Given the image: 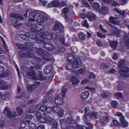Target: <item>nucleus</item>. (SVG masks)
<instances>
[{
    "label": "nucleus",
    "instance_id": "nucleus-1",
    "mask_svg": "<svg viewBox=\"0 0 129 129\" xmlns=\"http://www.w3.org/2000/svg\"><path fill=\"white\" fill-rule=\"evenodd\" d=\"M125 64V60L124 59L121 60L118 62V67L120 68L119 73L122 77H129V75L128 74L129 72V68L126 67H124Z\"/></svg>",
    "mask_w": 129,
    "mask_h": 129
},
{
    "label": "nucleus",
    "instance_id": "nucleus-2",
    "mask_svg": "<svg viewBox=\"0 0 129 129\" xmlns=\"http://www.w3.org/2000/svg\"><path fill=\"white\" fill-rule=\"evenodd\" d=\"M31 21L27 22L25 24L28 26L30 27V31L32 32L35 33H38L44 29L45 27L44 26L41 24H37L33 22L35 21L34 19L31 20Z\"/></svg>",
    "mask_w": 129,
    "mask_h": 129
},
{
    "label": "nucleus",
    "instance_id": "nucleus-3",
    "mask_svg": "<svg viewBox=\"0 0 129 129\" xmlns=\"http://www.w3.org/2000/svg\"><path fill=\"white\" fill-rule=\"evenodd\" d=\"M12 18H14L11 21V23L14 24L17 23L19 21V19L22 20L23 19V17L19 16L18 14L12 13L10 15Z\"/></svg>",
    "mask_w": 129,
    "mask_h": 129
},
{
    "label": "nucleus",
    "instance_id": "nucleus-4",
    "mask_svg": "<svg viewBox=\"0 0 129 129\" xmlns=\"http://www.w3.org/2000/svg\"><path fill=\"white\" fill-rule=\"evenodd\" d=\"M34 67L31 66L30 68V70L27 73V76L28 78L36 80L37 78V75L35 71L33 70Z\"/></svg>",
    "mask_w": 129,
    "mask_h": 129
},
{
    "label": "nucleus",
    "instance_id": "nucleus-5",
    "mask_svg": "<svg viewBox=\"0 0 129 129\" xmlns=\"http://www.w3.org/2000/svg\"><path fill=\"white\" fill-rule=\"evenodd\" d=\"M64 28L61 24L58 21H56L54 24V29L55 30L59 31L60 33L62 32Z\"/></svg>",
    "mask_w": 129,
    "mask_h": 129
},
{
    "label": "nucleus",
    "instance_id": "nucleus-6",
    "mask_svg": "<svg viewBox=\"0 0 129 129\" xmlns=\"http://www.w3.org/2000/svg\"><path fill=\"white\" fill-rule=\"evenodd\" d=\"M19 54L20 56L23 57L31 58L33 57V54L25 51L21 50L20 51Z\"/></svg>",
    "mask_w": 129,
    "mask_h": 129
},
{
    "label": "nucleus",
    "instance_id": "nucleus-7",
    "mask_svg": "<svg viewBox=\"0 0 129 129\" xmlns=\"http://www.w3.org/2000/svg\"><path fill=\"white\" fill-rule=\"evenodd\" d=\"M40 35L43 39L51 40L53 38L52 35L49 32H46L41 33Z\"/></svg>",
    "mask_w": 129,
    "mask_h": 129
},
{
    "label": "nucleus",
    "instance_id": "nucleus-8",
    "mask_svg": "<svg viewBox=\"0 0 129 129\" xmlns=\"http://www.w3.org/2000/svg\"><path fill=\"white\" fill-rule=\"evenodd\" d=\"M48 18V17L46 16L40 15L37 17V21L39 23H42L46 21Z\"/></svg>",
    "mask_w": 129,
    "mask_h": 129
},
{
    "label": "nucleus",
    "instance_id": "nucleus-9",
    "mask_svg": "<svg viewBox=\"0 0 129 129\" xmlns=\"http://www.w3.org/2000/svg\"><path fill=\"white\" fill-rule=\"evenodd\" d=\"M112 28L113 31L111 33V35L112 36L115 35L117 37H119L120 35V30L113 26H112Z\"/></svg>",
    "mask_w": 129,
    "mask_h": 129
},
{
    "label": "nucleus",
    "instance_id": "nucleus-10",
    "mask_svg": "<svg viewBox=\"0 0 129 129\" xmlns=\"http://www.w3.org/2000/svg\"><path fill=\"white\" fill-rule=\"evenodd\" d=\"M54 102L56 104L61 105L63 103V100L60 96H56L55 97Z\"/></svg>",
    "mask_w": 129,
    "mask_h": 129
},
{
    "label": "nucleus",
    "instance_id": "nucleus-11",
    "mask_svg": "<svg viewBox=\"0 0 129 129\" xmlns=\"http://www.w3.org/2000/svg\"><path fill=\"white\" fill-rule=\"evenodd\" d=\"M109 118V116L108 115L102 117L100 119V124L103 125H105L106 124V123L108 121Z\"/></svg>",
    "mask_w": 129,
    "mask_h": 129
},
{
    "label": "nucleus",
    "instance_id": "nucleus-12",
    "mask_svg": "<svg viewBox=\"0 0 129 129\" xmlns=\"http://www.w3.org/2000/svg\"><path fill=\"white\" fill-rule=\"evenodd\" d=\"M52 110L55 113H59L61 115H62V110L58 106H54L51 108Z\"/></svg>",
    "mask_w": 129,
    "mask_h": 129
},
{
    "label": "nucleus",
    "instance_id": "nucleus-13",
    "mask_svg": "<svg viewBox=\"0 0 129 129\" xmlns=\"http://www.w3.org/2000/svg\"><path fill=\"white\" fill-rule=\"evenodd\" d=\"M72 67L75 69H78L81 65V63L79 61V60H75L72 64Z\"/></svg>",
    "mask_w": 129,
    "mask_h": 129
},
{
    "label": "nucleus",
    "instance_id": "nucleus-14",
    "mask_svg": "<svg viewBox=\"0 0 129 129\" xmlns=\"http://www.w3.org/2000/svg\"><path fill=\"white\" fill-rule=\"evenodd\" d=\"M120 121L121 124L122 126L123 127L127 126L128 125V122L125 120L124 116H122L120 117Z\"/></svg>",
    "mask_w": 129,
    "mask_h": 129
},
{
    "label": "nucleus",
    "instance_id": "nucleus-15",
    "mask_svg": "<svg viewBox=\"0 0 129 129\" xmlns=\"http://www.w3.org/2000/svg\"><path fill=\"white\" fill-rule=\"evenodd\" d=\"M40 117L41 118L39 119L40 122L44 123H47V121L46 120L47 117L45 113H43Z\"/></svg>",
    "mask_w": 129,
    "mask_h": 129
},
{
    "label": "nucleus",
    "instance_id": "nucleus-16",
    "mask_svg": "<svg viewBox=\"0 0 129 129\" xmlns=\"http://www.w3.org/2000/svg\"><path fill=\"white\" fill-rule=\"evenodd\" d=\"M44 45L45 48L49 51L52 50L53 47V45L49 43H46L44 44Z\"/></svg>",
    "mask_w": 129,
    "mask_h": 129
},
{
    "label": "nucleus",
    "instance_id": "nucleus-17",
    "mask_svg": "<svg viewBox=\"0 0 129 129\" xmlns=\"http://www.w3.org/2000/svg\"><path fill=\"white\" fill-rule=\"evenodd\" d=\"M60 2L58 0H55L52 1L50 4L52 5L51 7H61Z\"/></svg>",
    "mask_w": 129,
    "mask_h": 129
},
{
    "label": "nucleus",
    "instance_id": "nucleus-18",
    "mask_svg": "<svg viewBox=\"0 0 129 129\" xmlns=\"http://www.w3.org/2000/svg\"><path fill=\"white\" fill-rule=\"evenodd\" d=\"M89 20L91 21L95 20L96 18V16L91 12H89L88 13L87 17Z\"/></svg>",
    "mask_w": 129,
    "mask_h": 129
},
{
    "label": "nucleus",
    "instance_id": "nucleus-19",
    "mask_svg": "<svg viewBox=\"0 0 129 129\" xmlns=\"http://www.w3.org/2000/svg\"><path fill=\"white\" fill-rule=\"evenodd\" d=\"M109 43L110 47L113 49H116L118 43L117 41H109Z\"/></svg>",
    "mask_w": 129,
    "mask_h": 129
},
{
    "label": "nucleus",
    "instance_id": "nucleus-20",
    "mask_svg": "<svg viewBox=\"0 0 129 129\" xmlns=\"http://www.w3.org/2000/svg\"><path fill=\"white\" fill-rule=\"evenodd\" d=\"M52 68L51 65L50 64H48L44 70V72L45 74H48L49 73L51 70Z\"/></svg>",
    "mask_w": 129,
    "mask_h": 129
},
{
    "label": "nucleus",
    "instance_id": "nucleus-21",
    "mask_svg": "<svg viewBox=\"0 0 129 129\" xmlns=\"http://www.w3.org/2000/svg\"><path fill=\"white\" fill-rule=\"evenodd\" d=\"M37 78L36 79L40 81L44 80L46 79L43 76L42 72L41 71H39L38 72Z\"/></svg>",
    "mask_w": 129,
    "mask_h": 129
},
{
    "label": "nucleus",
    "instance_id": "nucleus-22",
    "mask_svg": "<svg viewBox=\"0 0 129 129\" xmlns=\"http://www.w3.org/2000/svg\"><path fill=\"white\" fill-rule=\"evenodd\" d=\"M44 56L45 57L44 58L45 60L49 61L53 57L52 55L46 51Z\"/></svg>",
    "mask_w": 129,
    "mask_h": 129
},
{
    "label": "nucleus",
    "instance_id": "nucleus-23",
    "mask_svg": "<svg viewBox=\"0 0 129 129\" xmlns=\"http://www.w3.org/2000/svg\"><path fill=\"white\" fill-rule=\"evenodd\" d=\"M118 19L117 17H115L113 16L110 17L109 20L112 23L114 24H117L119 23V22L115 20Z\"/></svg>",
    "mask_w": 129,
    "mask_h": 129
},
{
    "label": "nucleus",
    "instance_id": "nucleus-24",
    "mask_svg": "<svg viewBox=\"0 0 129 129\" xmlns=\"http://www.w3.org/2000/svg\"><path fill=\"white\" fill-rule=\"evenodd\" d=\"M108 10L107 7L103 6L101 7V9L99 10V13L100 14L104 15L107 12Z\"/></svg>",
    "mask_w": 129,
    "mask_h": 129
},
{
    "label": "nucleus",
    "instance_id": "nucleus-25",
    "mask_svg": "<svg viewBox=\"0 0 129 129\" xmlns=\"http://www.w3.org/2000/svg\"><path fill=\"white\" fill-rule=\"evenodd\" d=\"M89 95V92L88 91L83 92L81 94V98L83 99H86Z\"/></svg>",
    "mask_w": 129,
    "mask_h": 129
},
{
    "label": "nucleus",
    "instance_id": "nucleus-26",
    "mask_svg": "<svg viewBox=\"0 0 129 129\" xmlns=\"http://www.w3.org/2000/svg\"><path fill=\"white\" fill-rule=\"evenodd\" d=\"M70 81L73 84H76L79 83V81L76 77L75 76H72L71 79Z\"/></svg>",
    "mask_w": 129,
    "mask_h": 129
},
{
    "label": "nucleus",
    "instance_id": "nucleus-27",
    "mask_svg": "<svg viewBox=\"0 0 129 129\" xmlns=\"http://www.w3.org/2000/svg\"><path fill=\"white\" fill-rule=\"evenodd\" d=\"M37 51L38 54L40 55L44 56L45 55L46 52L45 50L41 48H39L37 49Z\"/></svg>",
    "mask_w": 129,
    "mask_h": 129
},
{
    "label": "nucleus",
    "instance_id": "nucleus-28",
    "mask_svg": "<svg viewBox=\"0 0 129 129\" xmlns=\"http://www.w3.org/2000/svg\"><path fill=\"white\" fill-rule=\"evenodd\" d=\"M16 45L18 48L19 49H27V46H25V45H23L22 44L20 43H17Z\"/></svg>",
    "mask_w": 129,
    "mask_h": 129
},
{
    "label": "nucleus",
    "instance_id": "nucleus-29",
    "mask_svg": "<svg viewBox=\"0 0 129 129\" xmlns=\"http://www.w3.org/2000/svg\"><path fill=\"white\" fill-rule=\"evenodd\" d=\"M79 36L80 39L81 40H84L86 39V35L82 33H80L79 34Z\"/></svg>",
    "mask_w": 129,
    "mask_h": 129
},
{
    "label": "nucleus",
    "instance_id": "nucleus-30",
    "mask_svg": "<svg viewBox=\"0 0 129 129\" xmlns=\"http://www.w3.org/2000/svg\"><path fill=\"white\" fill-rule=\"evenodd\" d=\"M57 50L59 52L63 53L65 51V49L61 45H59L58 47Z\"/></svg>",
    "mask_w": 129,
    "mask_h": 129
},
{
    "label": "nucleus",
    "instance_id": "nucleus-31",
    "mask_svg": "<svg viewBox=\"0 0 129 129\" xmlns=\"http://www.w3.org/2000/svg\"><path fill=\"white\" fill-rule=\"evenodd\" d=\"M16 110L18 114L17 115H21L23 112V110L22 108L19 107H16Z\"/></svg>",
    "mask_w": 129,
    "mask_h": 129
},
{
    "label": "nucleus",
    "instance_id": "nucleus-32",
    "mask_svg": "<svg viewBox=\"0 0 129 129\" xmlns=\"http://www.w3.org/2000/svg\"><path fill=\"white\" fill-rule=\"evenodd\" d=\"M35 13L34 11H31L29 12L28 17L30 18H33L36 16Z\"/></svg>",
    "mask_w": 129,
    "mask_h": 129
},
{
    "label": "nucleus",
    "instance_id": "nucleus-33",
    "mask_svg": "<svg viewBox=\"0 0 129 129\" xmlns=\"http://www.w3.org/2000/svg\"><path fill=\"white\" fill-rule=\"evenodd\" d=\"M73 121V119L72 117L67 118L66 120V122L68 124H71Z\"/></svg>",
    "mask_w": 129,
    "mask_h": 129
},
{
    "label": "nucleus",
    "instance_id": "nucleus-34",
    "mask_svg": "<svg viewBox=\"0 0 129 129\" xmlns=\"http://www.w3.org/2000/svg\"><path fill=\"white\" fill-rule=\"evenodd\" d=\"M90 116L94 119H96L98 117V115L96 113L94 112L90 114Z\"/></svg>",
    "mask_w": 129,
    "mask_h": 129
},
{
    "label": "nucleus",
    "instance_id": "nucleus-35",
    "mask_svg": "<svg viewBox=\"0 0 129 129\" xmlns=\"http://www.w3.org/2000/svg\"><path fill=\"white\" fill-rule=\"evenodd\" d=\"M10 111L9 110L8 108L6 107L3 113L5 115V116H7V115L10 113Z\"/></svg>",
    "mask_w": 129,
    "mask_h": 129
},
{
    "label": "nucleus",
    "instance_id": "nucleus-36",
    "mask_svg": "<svg viewBox=\"0 0 129 129\" xmlns=\"http://www.w3.org/2000/svg\"><path fill=\"white\" fill-rule=\"evenodd\" d=\"M17 116V115L15 111H14L12 113H11V112H10V113L7 115V116L12 118L14 116Z\"/></svg>",
    "mask_w": 129,
    "mask_h": 129
},
{
    "label": "nucleus",
    "instance_id": "nucleus-37",
    "mask_svg": "<svg viewBox=\"0 0 129 129\" xmlns=\"http://www.w3.org/2000/svg\"><path fill=\"white\" fill-rule=\"evenodd\" d=\"M74 57L73 55L71 54H69L67 55V59L68 61L70 62H71L72 59H74Z\"/></svg>",
    "mask_w": 129,
    "mask_h": 129
},
{
    "label": "nucleus",
    "instance_id": "nucleus-38",
    "mask_svg": "<svg viewBox=\"0 0 129 129\" xmlns=\"http://www.w3.org/2000/svg\"><path fill=\"white\" fill-rule=\"evenodd\" d=\"M10 72L8 71H6L4 72L3 74L1 76V77H7L10 74Z\"/></svg>",
    "mask_w": 129,
    "mask_h": 129
},
{
    "label": "nucleus",
    "instance_id": "nucleus-39",
    "mask_svg": "<svg viewBox=\"0 0 129 129\" xmlns=\"http://www.w3.org/2000/svg\"><path fill=\"white\" fill-rule=\"evenodd\" d=\"M123 40L125 42L129 40V34H125L124 35Z\"/></svg>",
    "mask_w": 129,
    "mask_h": 129
},
{
    "label": "nucleus",
    "instance_id": "nucleus-40",
    "mask_svg": "<svg viewBox=\"0 0 129 129\" xmlns=\"http://www.w3.org/2000/svg\"><path fill=\"white\" fill-rule=\"evenodd\" d=\"M100 7L99 4L97 3H94L93 7L96 10H98L99 9Z\"/></svg>",
    "mask_w": 129,
    "mask_h": 129
},
{
    "label": "nucleus",
    "instance_id": "nucleus-41",
    "mask_svg": "<svg viewBox=\"0 0 129 129\" xmlns=\"http://www.w3.org/2000/svg\"><path fill=\"white\" fill-rule=\"evenodd\" d=\"M100 66L101 68L105 69H107L109 68V66L104 63L101 64Z\"/></svg>",
    "mask_w": 129,
    "mask_h": 129
},
{
    "label": "nucleus",
    "instance_id": "nucleus-42",
    "mask_svg": "<svg viewBox=\"0 0 129 129\" xmlns=\"http://www.w3.org/2000/svg\"><path fill=\"white\" fill-rule=\"evenodd\" d=\"M67 90L66 88H62L61 89V93L62 94V98H64L65 97V94L66 91Z\"/></svg>",
    "mask_w": 129,
    "mask_h": 129
},
{
    "label": "nucleus",
    "instance_id": "nucleus-43",
    "mask_svg": "<svg viewBox=\"0 0 129 129\" xmlns=\"http://www.w3.org/2000/svg\"><path fill=\"white\" fill-rule=\"evenodd\" d=\"M29 129H36V125L33 123H30L29 125Z\"/></svg>",
    "mask_w": 129,
    "mask_h": 129
},
{
    "label": "nucleus",
    "instance_id": "nucleus-44",
    "mask_svg": "<svg viewBox=\"0 0 129 129\" xmlns=\"http://www.w3.org/2000/svg\"><path fill=\"white\" fill-rule=\"evenodd\" d=\"M115 95L117 98H121L122 96V94L121 93L117 92L114 93Z\"/></svg>",
    "mask_w": 129,
    "mask_h": 129
},
{
    "label": "nucleus",
    "instance_id": "nucleus-45",
    "mask_svg": "<svg viewBox=\"0 0 129 129\" xmlns=\"http://www.w3.org/2000/svg\"><path fill=\"white\" fill-rule=\"evenodd\" d=\"M6 57L4 55H0V62L1 63H3L5 61H4L6 59Z\"/></svg>",
    "mask_w": 129,
    "mask_h": 129
},
{
    "label": "nucleus",
    "instance_id": "nucleus-46",
    "mask_svg": "<svg viewBox=\"0 0 129 129\" xmlns=\"http://www.w3.org/2000/svg\"><path fill=\"white\" fill-rule=\"evenodd\" d=\"M82 4L85 7H89V5L86 1L83 0L82 1Z\"/></svg>",
    "mask_w": 129,
    "mask_h": 129
},
{
    "label": "nucleus",
    "instance_id": "nucleus-47",
    "mask_svg": "<svg viewBox=\"0 0 129 129\" xmlns=\"http://www.w3.org/2000/svg\"><path fill=\"white\" fill-rule=\"evenodd\" d=\"M5 69L3 67H0V77L5 72Z\"/></svg>",
    "mask_w": 129,
    "mask_h": 129
},
{
    "label": "nucleus",
    "instance_id": "nucleus-48",
    "mask_svg": "<svg viewBox=\"0 0 129 129\" xmlns=\"http://www.w3.org/2000/svg\"><path fill=\"white\" fill-rule=\"evenodd\" d=\"M82 25L84 26H85L87 28L89 27V24L87 23L86 20H85L82 22Z\"/></svg>",
    "mask_w": 129,
    "mask_h": 129
},
{
    "label": "nucleus",
    "instance_id": "nucleus-49",
    "mask_svg": "<svg viewBox=\"0 0 129 129\" xmlns=\"http://www.w3.org/2000/svg\"><path fill=\"white\" fill-rule=\"evenodd\" d=\"M78 73L83 75L84 74L85 69L82 68H81L78 70Z\"/></svg>",
    "mask_w": 129,
    "mask_h": 129
},
{
    "label": "nucleus",
    "instance_id": "nucleus-50",
    "mask_svg": "<svg viewBox=\"0 0 129 129\" xmlns=\"http://www.w3.org/2000/svg\"><path fill=\"white\" fill-rule=\"evenodd\" d=\"M118 104L117 103L116 101H113L111 103V105L114 108H115L116 107V106Z\"/></svg>",
    "mask_w": 129,
    "mask_h": 129
},
{
    "label": "nucleus",
    "instance_id": "nucleus-51",
    "mask_svg": "<svg viewBox=\"0 0 129 129\" xmlns=\"http://www.w3.org/2000/svg\"><path fill=\"white\" fill-rule=\"evenodd\" d=\"M35 85L33 84L31 85H29L27 86V89L28 90L31 91L35 88Z\"/></svg>",
    "mask_w": 129,
    "mask_h": 129
},
{
    "label": "nucleus",
    "instance_id": "nucleus-52",
    "mask_svg": "<svg viewBox=\"0 0 129 129\" xmlns=\"http://www.w3.org/2000/svg\"><path fill=\"white\" fill-rule=\"evenodd\" d=\"M46 109V106L45 105H43L40 106V110L42 112L45 111Z\"/></svg>",
    "mask_w": 129,
    "mask_h": 129
},
{
    "label": "nucleus",
    "instance_id": "nucleus-53",
    "mask_svg": "<svg viewBox=\"0 0 129 129\" xmlns=\"http://www.w3.org/2000/svg\"><path fill=\"white\" fill-rule=\"evenodd\" d=\"M22 26V24L20 23H19L17 24L14 25L13 27L17 29H19Z\"/></svg>",
    "mask_w": 129,
    "mask_h": 129
},
{
    "label": "nucleus",
    "instance_id": "nucleus-54",
    "mask_svg": "<svg viewBox=\"0 0 129 129\" xmlns=\"http://www.w3.org/2000/svg\"><path fill=\"white\" fill-rule=\"evenodd\" d=\"M72 64L71 63L68 64L66 67V69L68 70H71L73 68L72 67Z\"/></svg>",
    "mask_w": 129,
    "mask_h": 129
},
{
    "label": "nucleus",
    "instance_id": "nucleus-55",
    "mask_svg": "<svg viewBox=\"0 0 129 129\" xmlns=\"http://www.w3.org/2000/svg\"><path fill=\"white\" fill-rule=\"evenodd\" d=\"M35 43L34 42L32 44H30V43L28 42H25L24 44L23 45H25V46H27V49L28 47L30 45H31V46H32L33 45H34L35 44Z\"/></svg>",
    "mask_w": 129,
    "mask_h": 129
},
{
    "label": "nucleus",
    "instance_id": "nucleus-56",
    "mask_svg": "<svg viewBox=\"0 0 129 129\" xmlns=\"http://www.w3.org/2000/svg\"><path fill=\"white\" fill-rule=\"evenodd\" d=\"M90 113L89 112H88L87 114H86V115L85 114V115H84V119L85 120H87L88 118L87 116L90 117Z\"/></svg>",
    "mask_w": 129,
    "mask_h": 129
},
{
    "label": "nucleus",
    "instance_id": "nucleus-57",
    "mask_svg": "<svg viewBox=\"0 0 129 129\" xmlns=\"http://www.w3.org/2000/svg\"><path fill=\"white\" fill-rule=\"evenodd\" d=\"M97 36L101 38H104L106 37L104 35H102L99 32H98L97 33Z\"/></svg>",
    "mask_w": 129,
    "mask_h": 129
},
{
    "label": "nucleus",
    "instance_id": "nucleus-58",
    "mask_svg": "<svg viewBox=\"0 0 129 129\" xmlns=\"http://www.w3.org/2000/svg\"><path fill=\"white\" fill-rule=\"evenodd\" d=\"M69 10V8H68L65 7L63 9L62 11L64 14H66L68 12Z\"/></svg>",
    "mask_w": 129,
    "mask_h": 129
},
{
    "label": "nucleus",
    "instance_id": "nucleus-59",
    "mask_svg": "<svg viewBox=\"0 0 129 129\" xmlns=\"http://www.w3.org/2000/svg\"><path fill=\"white\" fill-rule=\"evenodd\" d=\"M77 129H90L89 127H82L78 125L77 126Z\"/></svg>",
    "mask_w": 129,
    "mask_h": 129
},
{
    "label": "nucleus",
    "instance_id": "nucleus-60",
    "mask_svg": "<svg viewBox=\"0 0 129 129\" xmlns=\"http://www.w3.org/2000/svg\"><path fill=\"white\" fill-rule=\"evenodd\" d=\"M60 4L61 7L66 6L67 5L66 3L62 1H60Z\"/></svg>",
    "mask_w": 129,
    "mask_h": 129
},
{
    "label": "nucleus",
    "instance_id": "nucleus-61",
    "mask_svg": "<svg viewBox=\"0 0 129 129\" xmlns=\"http://www.w3.org/2000/svg\"><path fill=\"white\" fill-rule=\"evenodd\" d=\"M88 80L86 79H83L81 83V84H83L85 83H88Z\"/></svg>",
    "mask_w": 129,
    "mask_h": 129
},
{
    "label": "nucleus",
    "instance_id": "nucleus-62",
    "mask_svg": "<svg viewBox=\"0 0 129 129\" xmlns=\"http://www.w3.org/2000/svg\"><path fill=\"white\" fill-rule=\"evenodd\" d=\"M8 88V86L7 85L2 86L0 87V90H5L7 89Z\"/></svg>",
    "mask_w": 129,
    "mask_h": 129
},
{
    "label": "nucleus",
    "instance_id": "nucleus-63",
    "mask_svg": "<svg viewBox=\"0 0 129 129\" xmlns=\"http://www.w3.org/2000/svg\"><path fill=\"white\" fill-rule=\"evenodd\" d=\"M41 116L42 114L40 113L37 112L36 113V116L38 119L41 118L40 117Z\"/></svg>",
    "mask_w": 129,
    "mask_h": 129
},
{
    "label": "nucleus",
    "instance_id": "nucleus-64",
    "mask_svg": "<svg viewBox=\"0 0 129 129\" xmlns=\"http://www.w3.org/2000/svg\"><path fill=\"white\" fill-rule=\"evenodd\" d=\"M60 42L61 43L63 44L64 45H65V43L64 39L63 37H61L60 38Z\"/></svg>",
    "mask_w": 129,
    "mask_h": 129
}]
</instances>
